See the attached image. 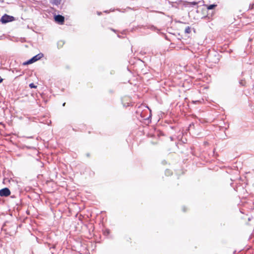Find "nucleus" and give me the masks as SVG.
<instances>
[{"label": "nucleus", "instance_id": "1", "mask_svg": "<svg viewBox=\"0 0 254 254\" xmlns=\"http://www.w3.org/2000/svg\"><path fill=\"white\" fill-rule=\"evenodd\" d=\"M43 57V54L42 53H40L33 57L32 58L27 61L25 63H24V64H32L38 60L41 59Z\"/></svg>", "mask_w": 254, "mask_h": 254}, {"label": "nucleus", "instance_id": "2", "mask_svg": "<svg viewBox=\"0 0 254 254\" xmlns=\"http://www.w3.org/2000/svg\"><path fill=\"white\" fill-rule=\"evenodd\" d=\"M14 18L10 15H8L7 14H4L2 16L0 19V21L2 23H6L9 22H11L13 21Z\"/></svg>", "mask_w": 254, "mask_h": 254}, {"label": "nucleus", "instance_id": "3", "mask_svg": "<svg viewBox=\"0 0 254 254\" xmlns=\"http://www.w3.org/2000/svg\"><path fill=\"white\" fill-rule=\"evenodd\" d=\"M10 194V191L9 190L5 188L0 190V196H8Z\"/></svg>", "mask_w": 254, "mask_h": 254}, {"label": "nucleus", "instance_id": "4", "mask_svg": "<svg viewBox=\"0 0 254 254\" xmlns=\"http://www.w3.org/2000/svg\"><path fill=\"white\" fill-rule=\"evenodd\" d=\"M55 20L56 22H58L60 23H63L64 21V18L62 15H58L55 16Z\"/></svg>", "mask_w": 254, "mask_h": 254}, {"label": "nucleus", "instance_id": "5", "mask_svg": "<svg viewBox=\"0 0 254 254\" xmlns=\"http://www.w3.org/2000/svg\"><path fill=\"white\" fill-rule=\"evenodd\" d=\"M198 2L195 1L193 2H188L187 4L185 5L186 6H192L194 5H197Z\"/></svg>", "mask_w": 254, "mask_h": 254}, {"label": "nucleus", "instance_id": "6", "mask_svg": "<svg viewBox=\"0 0 254 254\" xmlns=\"http://www.w3.org/2000/svg\"><path fill=\"white\" fill-rule=\"evenodd\" d=\"M62 0H52V3L54 4L58 5L61 2Z\"/></svg>", "mask_w": 254, "mask_h": 254}, {"label": "nucleus", "instance_id": "7", "mask_svg": "<svg viewBox=\"0 0 254 254\" xmlns=\"http://www.w3.org/2000/svg\"><path fill=\"white\" fill-rule=\"evenodd\" d=\"M217 5L216 4H210L209 5H208L207 7V8L209 10H210V9H214V8H215L216 7Z\"/></svg>", "mask_w": 254, "mask_h": 254}, {"label": "nucleus", "instance_id": "8", "mask_svg": "<svg viewBox=\"0 0 254 254\" xmlns=\"http://www.w3.org/2000/svg\"><path fill=\"white\" fill-rule=\"evenodd\" d=\"M239 83L242 86H245L246 85V82L245 80L242 79L239 81Z\"/></svg>", "mask_w": 254, "mask_h": 254}, {"label": "nucleus", "instance_id": "9", "mask_svg": "<svg viewBox=\"0 0 254 254\" xmlns=\"http://www.w3.org/2000/svg\"><path fill=\"white\" fill-rule=\"evenodd\" d=\"M185 32L186 33H190V28L189 26H188L186 28Z\"/></svg>", "mask_w": 254, "mask_h": 254}, {"label": "nucleus", "instance_id": "10", "mask_svg": "<svg viewBox=\"0 0 254 254\" xmlns=\"http://www.w3.org/2000/svg\"><path fill=\"white\" fill-rule=\"evenodd\" d=\"M29 87L31 88H36L37 86L35 85L34 83H32L29 84Z\"/></svg>", "mask_w": 254, "mask_h": 254}, {"label": "nucleus", "instance_id": "11", "mask_svg": "<svg viewBox=\"0 0 254 254\" xmlns=\"http://www.w3.org/2000/svg\"><path fill=\"white\" fill-rule=\"evenodd\" d=\"M6 182H10V180H9L8 179H3V183H5Z\"/></svg>", "mask_w": 254, "mask_h": 254}, {"label": "nucleus", "instance_id": "12", "mask_svg": "<svg viewBox=\"0 0 254 254\" xmlns=\"http://www.w3.org/2000/svg\"><path fill=\"white\" fill-rule=\"evenodd\" d=\"M169 173H170V171H169V170H166V174H169Z\"/></svg>", "mask_w": 254, "mask_h": 254}, {"label": "nucleus", "instance_id": "13", "mask_svg": "<svg viewBox=\"0 0 254 254\" xmlns=\"http://www.w3.org/2000/svg\"><path fill=\"white\" fill-rule=\"evenodd\" d=\"M65 103H64L63 104V106H65Z\"/></svg>", "mask_w": 254, "mask_h": 254}, {"label": "nucleus", "instance_id": "14", "mask_svg": "<svg viewBox=\"0 0 254 254\" xmlns=\"http://www.w3.org/2000/svg\"><path fill=\"white\" fill-rule=\"evenodd\" d=\"M183 211H186V210H185V208H183Z\"/></svg>", "mask_w": 254, "mask_h": 254}]
</instances>
